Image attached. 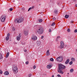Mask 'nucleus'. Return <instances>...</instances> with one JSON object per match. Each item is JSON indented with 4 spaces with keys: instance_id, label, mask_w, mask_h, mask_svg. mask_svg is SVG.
Wrapping results in <instances>:
<instances>
[{
    "instance_id": "f257e3e1",
    "label": "nucleus",
    "mask_w": 77,
    "mask_h": 77,
    "mask_svg": "<svg viewBox=\"0 0 77 77\" xmlns=\"http://www.w3.org/2000/svg\"><path fill=\"white\" fill-rule=\"evenodd\" d=\"M66 68L65 66L61 64H60L59 65V68L58 70V72L59 73H60V74H63V72L61 70V69H65Z\"/></svg>"
},
{
    "instance_id": "f03ea898",
    "label": "nucleus",
    "mask_w": 77,
    "mask_h": 77,
    "mask_svg": "<svg viewBox=\"0 0 77 77\" xmlns=\"http://www.w3.org/2000/svg\"><path fill=\"white\" fill-rule=\"evenodd\" d=\"M37 32L38 34H42L44 32V28L42 27L38 26V28L37 30Z\"/></svg>"
},
{
    "instance_id": "7ed1b4c3",
    "label": "nucleus",
    "mask_w": 77,
    "mask_h": 77,
    "mask_svg": "<svg viewBox=\"0 0 77 77\" xmlns=\"http://www.w3.org/2000/svg\"><path fill=\"white\" fill-rule=\"evenodd\" d=\"M12 69L14 72H15V73H17L18 72V69H17V66H14L13 67Z\"/></svg>"
},
{
    "instance_id": "20e7f679",
    "label": "nucleus",
    "mask_w": 77,
    "mask_h": 77,
    "mask_svg": "<svg viewBox=\"0 0 77 77\" xmlns=\"http://www.w3.org/2000/svg\"><path fill=\"white\" fill-rule=\"evenodd\" d=\"M6 15H3L1 17V20L2 22H4L5 21V20H6Z\"/></svg>"
},
{
    "instance_id": "39448f33",
    "label": "nucleus",
    "mask_w": 77,
    "mask_h": 77,
    "mask_svg": "<svg viewBox=\"0 0 77 77\" xmlns=\"http://www.w3.org/2000/svg\"><path fill=\"white\" fill-rule=\"evenodd\" d=\"M56 60L57 62H62L63 60V58L62 57L59 56L57 58Z\"/></svg>"
},
{
    "instance_id": "423d86ee",
    "label": "nucleus",
    "mask_w": 77,
    "mask_h": 77,
    "mask_svg": "<svg viewBox=\"0 0 77 77\" xmlns=\"http://www.w3.org/2000/svg\"><path fill=\"white\" fill-rule=\"evenodd\" d=\"M60 45L59 47L60 48H63L64 47V44L63 42L61 41L60 42Z\"/></svg>"
},
{
    "instance_id": "0eeeda50",
    "label": "nucleus",
    "mask_w": 77,
    "mask_h": 77,
    "mask_svg": "<svg viewBox=\"0 0 77 77\" xmlns=\"http://www.w3.org/2000/svg\"><path fill=\"white\" fill-rule=\"evenodd\" d=\"M31 38L33 41H35V40L37 39V37L35 35H33L32 36Z\"/></svg>"
},
{
    "instance_id": "6e6552de",
    "label": "nucleus",
    "mask_w": 77,
    "mask_h": 77,
    "mask_svg": "<svg viewBox=\"0 0 77 77\" xmlns=\"http://www.w3.org/2000/svg\"><path fill=\"white\" fill-rule=\"evenodd\" d=\"M9 36H10V34L8 33L7 35V36L6 37V41H8L9 39Z\"/></svg>"
},
{
    "instance_id": "1a4fd4ad",
    "label": "nucleus",
    "mask_w": 77,
    "mask_h": 77,
    "mask_svg": "<svg viewBox=\"0 0 77 77\" xmlns=\"http://www.w3.org/2000/svg\"><path fill=\"white\" fill-rule=\"evenodd\" d=\"M18 21L19 23H21V22H23V18H20L18 19Z\"/></svg>"
},
{
    "instance_id": "9d476101",
    "label": "nucleus",
    "mask_w": 77,
    "mask_h": 77,
    "mask_svg": "<svg viewBox=\"0 0 77 77\" xmlns=\"http://www.w3.org/2000/svg\"><path fill=\"white\" fill-rule=\"evenodd\" d=\"M28 33L29 31L27 30H26L24 32V34L25 35H26V36H27V35H28Z\"/></svg>"
},
{
    "instance_id": "9b49d317",
    "label": "nucleus",
    "mask_w": 77,
    "mask_h": 77,
    "mask_svg": "<svg viewBox=\"0 0 77 77\" xmlns=\"http://www.w3.org/2000/svg\"><path fill=\"white\" fill-rule=\"evenodd\" d=\"M50 50L49 49H48V50H47V51L46 53V56H48L50 54Z\"/></svg>"
},
{
    "instance_id": "f8f14e48",
    "label": "nucleus",
    "mask_w": 77,
    "mask_h": 77,
    "mask_svg": "<svg viewBox=\"0 0 77 77\" xmlns=\"http://www.w3.org/2000/svg\"><path fill=\"white\" fill-rule=\"evenodd\" d=\"M20 38H21V35H20V34H19V35L17 37V40L19 41L20 39Z\"/></svg>"
},
{
    "instance_id": "ddd939ff",
    "label": "nucleus",
    "mask_w": 77,
    "mask_h": 77,
    "mask_svg": "<svg viewBox=\"0 0 77 77\" xmlns=\"http://www.w3.org/2000/svg\"><path fill=\"white\" fill-rule=\"evenodd\" d=\"M69 62V59H68L65 62V64H68V63Z\"/></svg>"
},
{
    "instance_id": "4468645a",
    "label": "nucleus",
    "mask_w": 77,
    "mask_h": 77,
    "mask_svg": "<svg viewBox=\"0 0 77 77\" xmlns=\"http://www.w3.org/2000/svg\"><path fill=\"white\" fill-rule=\"evenodd\" d=\"M4 74L6 75H9V72L8 71L5 72H4Z\"/></svg>"
},
{
    "instance_id": "2eb2a0df",
    "label": "nucleus",
    "mask_w": 77,
    "mask_h": 77,
    "mask_svg": "<svg viewBox=\"0 0 77 77\" xmlns=\"http://www.w3.org/2000/svg\"><path fill=\"white\" fill-rule=\"evenodd\" d=\"M33 8H34V6H33L32 7H30V8L28 10V12L31 9H33Z\"/></svg>"
},
{
    "instance_id": "dca6fc26",
    "label": "nucleus",
    "mask_w": 77,
    "mask_h": 77,
    "mask_svg": "<svg viewBox=\"0 0 77 77\" xmlns=\"http://www.w3.org/2000/svg\"><path fill=\"white\" fill-rule=\"evenodd\" d=\"M15 23H19L18 19H16L15 20Z\"/></svg>"
},
{
    "instance_id": "f3484780",
    "label": "nucleus",
    "mask_w": 77,
    "mask_h": 77,
    "mask_svg": "<svg viewBox=\"0 0 77 77\" xmlns=\"http://www.w3.org/2000/svg\"><path fill=\"white\" fill-rule=\"evenodd\" d=\"M3 59V57L2 56V54H0V60Z\"/></svg>"
},
{
    "instance_id": "a211bd4d",
    "label": "nucleus",
    "mask_w": 77,
    "mask_h": 77,
    "mask_svg": "<svg viewBox=\"0 0 77 77\" xmlns=\"http://www.w3.org/2000/svg\"><path fill=\"white\" fill-rule=\"evenodd\" d=\"M9 52H8L6 56V58H8V56H9Z\"/></svg>"
},
{
    "instance_id": "6ab92c4d",
    "label": "nucleus",
    "mask_w": 77,
    "mask_h": 77,
    "mask_svg": "<svg viewBox=\"0 0 77 77\" xmlns=\"http://www.w3.org/2000/svg\"><path fill=\"white\" fill-rule=\"evenodd\" d=\"M73 71H74V69H71L70 71V72H73Z\"/></svg>"
},
{
    "instance_id": "aec40b11",
    "label": "nucleus",
    "mask_w": 77,
    "mask_h": 77,
    "mask_svg": "<svg viewBox=\"0 0 77 77\" xmlns=\"http://www.w3.org/2000/svg\"><path fill=\"white\" fill-rule=\"evenodd\" d=\"M38 21L39 23H42V19H41L39 20Z\"/></svg>"
},
{
    "instance_id": "412c9836",
    "label": "nucleus",
    "mask_w": 77,
    "mask_h": 77,
    "mask_svg": "<svg viewBox=\"0 0 77 77\" xmlns=\"http://www.w3.org/2000/svg\"><path fill=\"white\" fill-rule=\"evenodd\" d=\"M65 18H68V17H69V15H66L65 16Z\"/></svg>"
},
{
    "instance_id": "4be33fe9",
    "label": "nucleus",
    "mask_w": 77,
    "mask_h": 77,
    "mask_svg": "<svg viewBox=\"0 0 77 77\" xmlns=\"http://www.w3.org/2000/svg\"><path fill=\"white\" fill-rule=\"evenodd\" d=\"M55 23L54 22H53L52 24H51V26H54V25H55Z\"/></svg>"
},
{
    "instance_id": "5701e85b",
    "label": "nucleus",
    "mask_w": 77,
    "mask_h": 77,
    "mask_svg": "<svg viewBox=\"0 0 77 77\" xmlns=\"http://www.w3.org/2000/svg\"><path fill=\"white\" fill-rule=\"evenodd\" d=\"M54 14H57V10H55L54 11Z\"/></svg>"
},
{
    "instance_id": "b1692460",
    "label": "nucleus",
    "mask_w": 77,
    "mask_h": 77,
    "mask_svg": "<svg viewBox=\"0 0 77 77\" xmlns=\"http://www.w3.org/2000/svg\"><path fill=\"white\" fill-rule=\"evenodd\" d=\"M48 68H51V65H48L47 66Z\"/></svg>"
},
{
    "instance_id": "393cba45",
    "label": "nucleus",
    "mask_w": 77,
    "mask_h": 77,
    "mask_svg": "<svg viewBox=\"0 0 77 77\" xmlns=\"http://www.w3.org/2000/svg\"><path fill=\"white\" fill-rule=\"evenodd\" d=\"M71 60H72V61L74 62V61H75V59L74 58H72L71 59Z\"/></svg>"
},
{
    "instance_id": "a878e982",
    "label": "nucleus",
    "mask_w": 77,
    "mask_h": 77,
    "mask_svg": "<svg viewBox=\"0 0 77 77\" xmlns=\"http://www.w3.org/2000/svg\"><path fill=\"white\" fill-rule=\"evenodd\" d=\"M50 60L51 61H53V60H54L53 59V58H51L50 59Z\"/></svg>"
},
{
    "instance_id": "bb28decb",
    "label": "nucleus",
    "mask_w": 77,
    "mask_h": 77,
    "mask_svg": "<svg viewBox=\"0 0 77 77\" xmlns=\"http://www.w3.org/2000/svg\"><path fill=\"white\" fill-rule=\"evenodd\" d=\"M72 61H71V62H70L69 63V65H72Z\"/></svg>"
},
{
    "instance_id": "cd10ccee",
    "label": "nucleus",
    "mask_w": 77,
    "mask_h": 77,
    "mask_svg": "<svg viewBox=\"0 0 77 77\" xmlns=\"http://www.w3.org/2000/svg\"><path fill=\"white\" fill-rule=\"evenodd\" d=\"M3 73V72H2V69H1L0 70V74H1Z\"/></svg>"
},
{
    "instance_id": "c85d7f7f",
    "label": "nucleus",
    "mask_w": 77,
    "mask_h": 77,
    "mask_svg": "<svg viewBox=\"0 0 77 77\" xmlns=\"http://www.w3.org/2000/svg\"><path fill=\"white\" fill-rule=\"evenodd\" d=\"M12 30H13L14 31V30H15V28L13 27L12 28Z\"/></svg>"
},
{
    "instance_id": "c756f323",
    "label": "nucleus",
    "mask_w": 77,
    "mask_h": 77,
    "mask_svg": "<svg viewBox=\"0 0 77 77\" xmlns=\"http://www.w3.org/2000/svg\"><path fill=\"white\" fill-rule=\"evenodd\" d=\"M26 65H28V64H29V62L28 61H26Z\"/></svg>"
},
{
    "instance_id": "7c9ffc66",
    "label": "nucleus",
    "mask_w": 77,
    "mask_h": 77,
    "mask_svg": "<svg viewBox=\"0 0 77 77\" xmlns=\"http://www.w3.org/2000/svg\"><path fill=\"white\" fill-rule=\"evenodd\" d=\"M60 38V36H57V39H59V38Z\"/></svg>"
},
{
    "instance_id": "2f4dec72",
    "label": "nucleus",
    "mask_w": 77,
    "mask_h": 77,
    "mask_svg": "<svg viewBox=\"0 0 77 77\" xmlns=\"http://www.w3.org/2000/svg\"><path fill=\"white\" fill-rule=\"evenodd\" d=\"M12 10H13V9H12V8H10V11H12Z\"/></svg>"
},
{
    "instance_id": "473e14b6",
    "label": "nucleus",
    "mask_w": 77,
    "mask_h": 77,
    "mask_svg": "<svg viewBox=\"0 0 77 77\" xmlns=\"http://www.w3.org/2000/svg\"><path fill=\"white\" fill-rule=\"evenodd\" d=\"M36 67V66H33V69H35Z\"/></svg>"
},
{
    "instance_id": "72a5a7b5",
    "label": "nucleus",
    "mask_w": 77,
    "mask_h": 77,
    "mask_svg": "<svg viewBox=\"0 0 77 77\" xmlns=\"http://www.w3.org/2000/svg\"><path fill=\"white\" fill-rule=\"evenodd\" d=\"M32 75H31V74H30L29 75V77H31Z\"/></svg>"
},
{
    "instance_id": "f704fd0d",
    "label": "nucleus",
    "mask_w": 77,
    "mask_h": 77,
    "mask_svg": "<svg viewBox=\"0 0 77 77\" xmlns=\"http://www.w3.org/2000/svg\"><path fill=\"white\" fill-rule=\"evenodd\" d=\"M57 76L58 77H61V76L60 75H57Z\"/></svg>"
},
{
    "instance_id": "c9c22d12",
    "label": "nucleus",
    "mask_w": 77,
    "mask_h": 77,
    "mask_svg": "<svg viewBox=\"0 0 77 77\" xmlns=\"http://www.w3.org/2000/svg\"><path fill=\"white\" fill-rule=\"evenodd\" d=\"M49 32H51V29H50L49 30Z\"/></svg>"
},
{
    "instance_id": "e433bc0d",
    "label": "nucleus",
    "mask_w": 77,
    "mask_h": 77,
    "mask_svg": "<svg viewBox=\"0 0 77 77\" xmlns=\"http://www.w3.org/2000/svg\"><path fill=\"white\" fill-rule=\"evenodd\" d=\"M53 20H56V17H54L53 18Z\"/></svg>"
},
{
    "instance_id": "4c0bfd02",
    "label": "nucleus",
    "mask_w": 77,
    "mask_h": 77,
    "mask_svg": "<svg viewBox=\"0 0 77 77\" xmlns=\"http://www.w3.org/2000/svg\"><path fill=\"white\" fill-rule=\"evenodd\" d=\"M67 32H70V29H68Z\"/></svg>"
},
{
    "instance_id": "58836bf2",
    "label": "nucleus",
    "mask_w": 77,
    "mask_h": 77,
    "mask_svg": "<svg viewBox=\"0 0 77 77\" xmlns=\"http://www.w3.org/2000/svg\"><path fill=\"white\" fill-rule=\"evenodd\" d=\"M44 38V36H42L41 37V39H42Z\"/></svg>"
},
{
    "instance_id": "ea45409f",
    "label": "nucleus",
    "mask_w": 77,
    "mask_h": 77,
    "mask_svg": "<svg viewBox=\"0 0 77 77\" xmlns=\"http://www.w3.org/2000/svg\"><path fill=\"white\" fill-rule=\"evenodd\" d=\"M75 32H77V29H76L75 30Z\"/></svg>"
},
{
    "instance_id": "a19ab883",
    "label": "nucleus",
    "mask_w": 77,
    "mask_h": 77,
    "mask_svg": "<svg viewBox=\"0 0 77 77\" xmlns=\"http://www.w3.org/2000/svg\"><path fill=\"white\" fill-rule=\"evenodd\" d=\"M24 52H27V50H24Z\"/></svg>"
},
{
    "instance_id": "79ce46f5",
    "label": "nucleus",
    "mask_w": 77,
    "mask_h": 77,
    "mask_svg": "<svg viewBox=\"0 0 77 77\" xmlns=\"http://www.w3.org/2000/svg\"><path fill=\"white\" fill-rule=\"evenodd\" d=\"M73 22H74V21H70V23H73Z\"/></svg>"
},
{
    "instance_id": "37998d69",
    "label": "nucleus",
    "mask_w": 77,
    "mask_h": 77,
    "mask_svg": "<svg viewBox=\"0 0 77 77\" xmlns=\"http://www.w3.org/2000/svg\"><path fill=\"white\" fill-rule=\"evenodd\" d=\"M73 2H76V0H73Z\"/></svg>"
},
{
    "instance_id": "c03bdc74",
    "label": "nucleus",
    "mask_w": 77,
    "mask_h": 77,
    "mask_svg": "<svg viewBox=\"0 0 77 77\" xmlns=\"http://www.w3.org/2000/svg\"><path fill=\"white\" fill-rule=\"evenodd\" d=\"M51 77H54V75H52Z\"/></svg>"
},
{
    "instance_id": "a18cd8bd",
    "label": "nucleus",
    "mask_w": 77,
    "mask_h": 77,
    "mask_svg": "<svg viewBox=\"0 0 77 77\" xmlns=\"http://www.w3.org/2000/svg\"><path fill=\"white\" fill-rule=\"evenodd\" d=\"M75 6H76V7H77V5H75Z\"/></svg>"
},
{
    "instance_id": "49530a36",
    "label": "nucleus",
    "mask_w": 77,
    "mask_h": 77,
    "mask_svg": "<svg viewBox=\"0 0 77 77\" xmlns=\"http://www.w3.org/2000/svg\"><path fill=\"white\" fill-rule=\"evenodd\" d=\"M56 41H57V40H56Z\"/></svg>"
},
{
    "instance_id": "de8ad7c7",
    "label": "nucleus",
    "mask_w": 77,
    "mask_h": 77,
    "mask_svg": "<svg viewBox=\"0 0 77 77\" xmlns=\"http://www.w3.org/2000/svg\"><path fill=\"white\" fill-rule=\"evenodd\" d=\"M68 74H69V73H68Z\"/></svg>"
},
{
    "instance_id": "09e8293b",
    "label": "nucleus",
    "mask_w": 77,
    "mask_h": 77,
    "mask_svg": "<svg viewBox=\"0 0 77 77\" xmlns=\"http://www.w3.org/2000/svg\"><path fill=\"white\" fill-rule=\"evenodd\" d=\"M76 51L77 52V49H76Z\"/></svg>"
}]
</instances>
